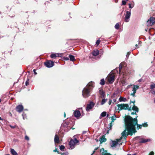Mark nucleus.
Segmentation results:
<instances>
[{
    "instance_id": "4c0bfd02",
    "label": "nucleus",
    "mask_w": 155,
    "mask_h": 155,
    "mask_svg": "<svg viewBox=\"0 0 155 155\" xmlns=\"http://www.w3.org/2000/svg\"><path fill=\"white\" fill-rule=\"evenodd\" d=\"M112 123L111 122H110V123L109 128H108V129H109V130H110L111 129V128L112 127Z\"/></svg>"
},
{
    "instance_id": "e2e57ef3",
    "label": "nucleus",
    "mask_w": 155,
    "mask_h": 155,
    "mask_svg": "<svg viewBox=\"0 0 155 155\" xmlns=\"http://www.w3.org/2000/svg\"><path fill=\"white\" fill-rule=\"evenodd\" d=\"M71 128L72 129V130H74V129L75 128H73V127H71Z\"/></svg>"
},
{
    "instance_id": "a878e982",
    "label": "nucleus",
    "mask_w": 155,
    "mask_h": 155,
    "mask_svg": "<svg viewBox=\"0 0 155 155\" xmlns=\"http://www.w3.org/2000/svg\"><path fill=\"white\" fill-rule=\"evenodd\" d=\"M114 116H112L111 117L112 121L111 122L112 123L114 122V121L116 119V117L115 116V114H114Z\"/></svg>"
},
{
    "instance_id": "c9c22d12",
    "label": "nucleus",
    "mask_w": 155,
    "mask_h": 155,
    "mask_svg": "<svg viewBox=\"0 0 155 155\" xmlns=\"http://www.w3.org/2000/svg\"><path fill=\"white\" fill-rule=\"evenodd\" d=\"M142 125V126L143 127H147L148 126V125L147 124V123L143 124Z\"/></svg>"
},
{
    "instance_id": "603ef678",
    "label": "nucleus",
    "mask_w": 155,
    "mask_h": 155,
    "mask_svg": "<svg viewBox=\"0 0 155 155\" xmlns=\"http://www.w3.org/2000/svg\"><path fill=\"white\" fill-rule=\"evenodd\" d=\"M33 71H34V74H37V73L35 71H35V69H34Z\"/></svg>"
},
{
    "instance_id": "412c9836",
    "label": "nucleus",
    "mask_w": 155,
    "mask_h": 155,
    "mask_svg": "<svg viewBox=\"0 0 155 155\" xmlns=\"http://www.w3.org/2000/svg\"><path fill=\"white\" fill-rule=\"evenodd\" d=\"M132 109L133 110L136 111V112H138L139 111V109L137 106H136L135 105H134L132 108Z\"/></svg>"
},
{
    "instance_id": "b1692460",
    "label": "nucleus",
    "mask_w": 155,
    "mask_h": 155,
    "mask_svg": "<svg viewBox=\"0 0 155 155\" xmlns=\"http://www.w3.org/2000/svg\"><path fill=\"white\" fill-rule=\"evenodd\" d=\"M119 101H126V99L124 97H121L119 98Z\"/></svg>"
},
{
    "instance_id": "4d7b16f0",
    "label": "nucleus",
    "mask_w": 155,
    "mask_h": 155,
    "mask_svg": "<svg viewBox=\"0 0 155 155\" xmlns=\"http://www.w3.org/2000/svg\"><path fill=\"white\" fill-rule=\"evenodd\" d=\"M109 130H109V129H108V130H107V134L109 133Z\"/></svg>"
},
{
    "instance_id": "cd10ccee",
    "label": "nucleus",
    "mask_w": 155,
    "mask_h": 155,
    "mask_svg": "<svg viewBox=\"0 0 155 155\" xmlns=\"http://www.w3.org/2000/svg\"><path fill=\"white\" fill-rule=\"evenodd\" d=\"M128 0H123L122 1V4L121 5H124L126 4V2H127Z\"/></svg>"
},
{
    "instance_id": "2f4dec72",
    "label": "nucleus",
    "mask_w": 155,
    "mask_h": 155,
    "mask_svg": "<svg viewBox=\"0 0 155 155\" xmlns=\"http://www.w3.org/2000/svg\"><path fill=\"white\" fill-rule=\"evenodd\" d=\"M73 140L75 144L79 142V141L76 138H75L74 140Z\"/></svg>"
},
{
    "instance_id": "13d9d810",
    "label": "nucleus",
    "mask_w": 155,
    "mask_h": 155,
    "mask_svg": "<svg viewBox=\"0 0 155 155\" xmlns=\"http://www.w3.org/2000/svg\"><path fill=\"white\" fill-rule=\"evenodd\" d=\"M129 54H130V52H127V55H129Z\"/></svg>"
},
{
    "instance_id": "4468645a",
    "label": "nucleus",
    "mask_w": 155,
    "mask_h": 155,
    "mask_svg": "<svg viewBox=\"0 0 155 155\" xmlns=\"http://www.w3.org/2000/svg\"><path fill=\"white\" fill-rule=\"evenodd\" d=\"M54 142L55 144L58 143L60 142L59 137L57 135H55V136Z\"/></svg>"
},
{
    "instance_id": "9b49d317",
    "label": "nucleus",
    "mask_w": 155,
    "mask_h": 155,
    "mask_svg": "<svg viewBox=\"0 0 155 155\" xmlns=\"http://www.w3.org/2000/svg\"><path fill=\"white\" fill-rule=\"evenodd\" d=\"M24 109L23 107L21 105H19L16 107V110L19 113H21L23 110Z\"/></svg>"
},
{
    "instance_id": "39448f33",
    "label": "nucleus",
    "mask_w": 155,
    "mask_h": 155,
    "mask_svg": "<svg viewBox=\"0 0 155 155\" xmlns=\"http://www.w3.org/2000/svg\"><path fill=\"white\" fill-rule=\"evenodd\" d=\"M45 65L48 68H51L54 65V62L51 60H47L44 62Z\"/></svg>"
},
{
    "instance_id": "ddd939ff",
    "label": "nucleus",
    "mask_w": 155,
    "mask_h": 155,
    "mask_svg": "<svg viewBox=\"0 0 155 155\" xmlns=\"http://www.w3.org/2000/svg\"><path fill=\"white\" fill-rule=\"evenodd\" d=\"M74 116L76 117L78 119V118L81 115L80 112L78 110L75 111L74 112Z\"/></svg>"
},
{
    "instance_id": "4be33fe9",
    "label": "nucleus",
    "mask_w": 155,
    "mask_h": 155,
    "mask_svg": "<svg viewBox=\"0 0 155 155\" xmlns=\"http://www.w3.org/2000/svg\"><path fill=\"white\" fill-rule=\"evenodd\" d=\"M69 58L70 61H74L75 60L74 56L73 55L70 54L69 55Z\"/></svg>"
},
{
    "instance_id": "c756f323",
    "label": "nucleus",
    "mask_w": 155,
    "mask_h": 155,
    "mask_svg": "<svg viewBox=\"0 0 155 155\" xmlns=\"http://www.w3.org/2000/svg\"><path fill=\"white\" fill-rule=\"evenodd\" d=\"M119 27H120V25L118 23H117L115 25V28L116 29H118L119 28Z\"/></svg>"
},
{
    "instance_id": "69168bd1",
    "label": "nucleus",
    "mask_w": 155,
    "mask_h": 155,
    "mask_svg": "<svg viewBox=\"0 0 155 155\" xmlns=\"http://www.w3.org/2000/svg\"><path fill=\"white\" fill-rule=\"evenodd\" d=\"M2 120V118H1V117H0V120Z\"/></svg>"
},
{
    "instance_id": "393cba45",
    "label": "nucleus",
    "mask_w": 155,
    "mask_h": 155,
    "mask_svg": "<svg viewBox=\"0 0 155 155\" xmlns=\"http://www.w3.org/2000/svg\"><path fill=\"white\" fill-rule=\"evenodd\" d=\"M105 83V81L104 79H102L101 80L100 84L102 85H104Z\"/></svg>"
},
{
    "instance_id": "7c9ffc66",
    "label": "nucleus",
    "mask_w": 155,
    "mask_h": 155,
    "mask_svg": "<svg viewBox=\"0 0 155 155\" xmlns=\"http://www.w3.org/2000/svg\"><path fill=\"white\" fill-rule=\"evenodd\" d=\"M65 148V147L63 145H61L60 146V149L62 151H64V150Z\"/></svg>"
},
{
    "instance_id": "bb28decb",
    "label": "nucleus",
    "mask_w": 155,
    "mask_h": 155,
    "mask_svg": "<svg viewBox=\"0 0 155 155\" xmlns=\"http://www.w3.org/2000/svg\"><path fill=\"white\" fill-rule=\"evenodd\" d=\"M107 100V99H103L101 102V104L102 105L104 104Z\"/></svg>"
},
{
    "instance_id": "c03bdc74",
    "label": "nucleus",
    "mask_w": 155,
    "mask_h": 155,
    "mask_svg": "<svg viewBox=\"0 0 155 155\" xmlns=\"http://www.w3.org/2000/svg\"><path fill=\"white\" fill-rule=\"evenodd\" d=\"M58 153L61 154V155H64V154H65L64 153H62L60 152H58Z\"/></svg>"
},
{
    "instance_id": "dca6fc26",
    "label": "nucleus",
    "mask_w": 155,
    "mask_h": 155,
    "mask_svg": "<svg viewBox=\"0 0 155 155\" xmlns=\"http://www.w3.org/2000/svg\"><path fill=\"white\" fill-rule=\"evenodd\" d=\"M99 93L101 95V97L104 98L105 97V95L104 92L102 89H101L99 91Z\"/></svg>"
},
{
    "instance_id": "f03ea898",
    "label": "nucleus",
    "mask_w": 155,
    "mask_h": 155,
    "mask_svg": "<svg viewBox=\"0 0 155 155\" xmlns=\"http://www.w3.org/2000/svg\"><path fill=\"white\" fill-rule=\"evenodd\" d=\"M91 91L90 88H88L87 87H84L82 92V94L83 97L85 98L88 97L90 95Z\"/></svg>"
},
{
    "instance_id": "9d476101",
    "label": "nucleus",
    "mask_w": 155,
    "mask_h": 155,
    "mask_svg": "<svg viewBox=\"0 0 155 155\" xmlns=\"http://www.w3.org/2000/svg\"><path fill=\"white\" fill-rule=\"evenodd\" d=\"M115 80V75H114L112 74L108 77V81L110 84H112Z\"/></svg>"
},
{
    "instance_id": "09e8293b",
    "label": "nucleus",
    "mask_w": 155,
    "mask_h": 155,
    "mask_svg": "<svg viewBox=\"0 0 155 155\" xmlns=\"http://www.w3.org/2000/svg\"><path fill=\"white\" fill-rule=\"evenodd\" d=\"M128 111H131V107H128V108H127V109Z\"/></svg>"
},
{
    "instance_id": "8fccbe9b",
    "label": "nucleus",
    "mask_w": 155,
    "mask_h": 155,
    "mask_svg": "<svg viewBox=\"0 0 155 155\" xmlns=\"http://www.w3.org/2000/svg\"><path fill=\"white\" fill-rule=\"evenodd\" d=\"M135 101H131L130 102V104H131V103H133L134 104V105H135Z\"/></svg>"
},
{
    "instance_id": "2eb2a0df",
    "label": "nucleus",
    "mask_w": 155,
    "mask_h": 155,
    "mask_svg": "<svg viewBox=\"0 0 155 155\" xmlns=\"http://www.w3.org/2000/svg\"><path fill=\"white\" fill-rule=\"evenodd\" d=\"M99 54V51L97 49L94 50L92 52V54L95 56L98 55Z\"/></svg>"
},
{
    "instance_id": "f3484780",
    "label": "nucleus",
    "mask_w": 155,
    "mask_h": 155,
    "mask_svg": "<svg viewBox=\"0 0 155 155\" xmlns=\"http://www.w3.org/2000/svg\"><path fill=\"white\" fill-rule=\"evenodd\" d=\"M100 143H102L104 142H105L107 140V139L105 137L104 135L100 137Z\"/></svg>"
},
{
    "instance_id": "338daca9",
    "label": "nucleus",
    "mask_w": 155,
    "mask_h": 155,
    "mask_svg": "<svg viewBox=\"0 0 155 155\" xmlns=\"http://www.w3.org/2000/svg\"><path fill=\"white\" fill-rule=\"evenodd\" d=\"M5 155H10L9 154H5Z\"/></svg>"
},
{
    "instance_id": "6ab92c4d",
    "label": "nucleus",
    "mask_w": 155,
    "mask_h": 155,
    "mask_svg": "<svg viewBox=\"0 0 155 155\" xmlns=\"http://www.w3.org/2000/svg\"><path fill=\"white\" fill-rule=\"evenodd\" d=\"M59 56V54L56 53H52L50 56V57L52 58H55L56 57Z\"/></svg>"
},
{
    "instance_id": "37998d69",
    "label": "nucleus",
    "mask_w": 155,
    "mask_h": 155,
    "mask_svg": "<svg viewBox=\"0 0 155 155\" xmlns=\"http://www.w3.org/2000/svg\"><path fill=\"white\" fill-rule=\"evenodd\" d=\"M154 154V153L153 151H151L150 152L149 155H153Z\"/></svg>"
},
{
    "instance_id": "a19ab883",
    "label": "nucleus",
    "mask_w": 155,
    "mask_h": 155,
    "mask_svg": "<svg viewBox=\"0 0 155 155\" xmlns=\"http://www.w3.org/2000/svg\"><path fill=\"white\" fill-rule=\"evenodd\" d=\"M135 93H135L133 92V93H132L130 95L131 96H132L133 97H135Z\"/></svg>"
},
{
    "instance_id": "72a5a7b5",
    "label": "nucleus",
    "mask_w": 155,
    "mask_h": 155,
    "mask_svg": "<svg viewBox=\"0 0 155 155\" xmlns=\"http://www.w3.org/2000/svg\"><path fill=\"white\" fill-rule=\"evenodd\" d=\"M150 88L151 89H152L154 88H155V84H153L150 85Z\"/></svg>"
},
{
    "instance_id": "a211bd4d",
    "label": "nucleus",
    "mask_w": 155,
    "mask_h": 155,
    "mask_svg": "<svg viewBox=\"0 0 155 155\" xmlns=\"http://www.w3.org/2000/svg\"><path fill=\"white\" fill-rule=\"evenodd\" d=\"M93 82L92 81L90 82L86 86V87H87L88 88H90V90L92 89L93 86Z\"/></svg>"
},
{
    "instance_id": "680f3d73",
    "label": "nucleus",
    "mask_w": 155,
    "mask_h": 155,
    "mask_svg": "<svg viewBox=\"0 0 155 155\" xmlns=\"http://www.w3.org/2000/svg\"><path fill=\"white\" fill-rule=\"evenodd\" d=\"M22 116H23V119H24V117L23 116V114H22Z\"/></svg>"
},
{
    "instance_id": "49530a36",
    "label": "nucleus",
    "mask_w": 155,
    "mask_h": 155,
    "mask_svg": "<svg viewBox=\"0 0 155 155\" xmlns=\"http://www.w3.org/2000/svg\"><path fill=\"white\" fill-rule=\"evenodd\" d=\"M136 112H136V111L132 112L131 113V114L132 115H134V114L136 115V114H137Z\"/></svg>"
},
{
    "instance_id": "5701e85b",
    "label": "nucleus",
    "mask_w": 155,
    "mask_h": 155,
    "mask_svg": "<svg viewBox=\"0 0 155 155\" xmlns=\"http://www.w3.org/2000/svg\"><path fill=\"white\" fill-rule=\"evenodd\" d=\"M11 152L13 155H18L17 152L13 149H11Z\"/></svg>"
},
{
    "instance_id": "0e129e2a",
    "label": "nucleus",
    "mask_w": 155,
    "mask_h": 155,
    "mask_svg": "<svg viewBox=\"0 0 155 155\" xmlns=\"http://www.w3.org/2000/svg\"><path fill=\"white\" fill-rule=\"evenodd\" d=\"M135 46H136V47H137L138 46V45H137V44H136V45H135Z\"/></svg>"
},
{
    "instance_id": "a18cd8bd",
    "label": "nucleus",
    "mask_w": 155,
    "mask_h": 155,
    "mask_svg": "<svg viewBox=\"0 0 155 155\" xmlns=\"http://www.w3.org/2000/svg\"><path fill=\"white\" fill-rule=\"evenodd\" d=\"M151 93L152 94H155V90H152L151 91Z\"/></svg>"
},
{
    "instance_id": "ea45409f",
    "label": "nucleus",
    "mask_w": 155,
    "mask_h": 155,
    "mask_svg": "<svg viewBox=\"0 0 155 155\" xmlns=\"http://www.w3.org/2000/svg\"><path fill=\"white\" fill-rule=\"evenodd\" d=\"M128 5H129V8H132L133 7V6H131V3H129L128 4Z\"/></svg>"
},
{
    "instance_id": "f257e3e1",
    "label": "nucleus",
    "mask_w": 155,
    "mask_h": 155,
    "mask_svg": "<svg viewBox=\"0 0 155 155\" xmlns=\"http://www.w3.org/2000/svg\"><path fill=\"white\" fill-rule=\"evenodd\" d=\"M137 116L136 118L133 119L129 115L125 116L124 119L125 129L121 133V135L124 137V138L125 139L128 135H130L132 136L133 133L137 132L135 129L136 125H137L138 129L141 128L142 125L137 124L138 121L137 118Z\"/></svg>"
},
{
    "instance_id": "052dcab7",
    "label": "nucleus",
    "mask_w": 155,
    "mask_h": 155,
    "mask_svg": "<svg viewBox=\"0 0 155 155\" xmlns=\"http://www.w3.org/2000/svg\"><path fill=\"white\" fill-rule=\"evenodd\" d=\"M61 4V3H59V4H58V3H57V4H58V5H59Z\"/></svg>"
},
{
    "instance_id": "de8ad7c7",
    "label": "nucleus",
    "mask_w": 155,
    "mask_h": 155,
    "mask_svg": "<svg viewBox=\"0 0 155 155\" xmlns=\"http://www.w3.org/2000/svg\"><path fill=\"white\" fill-rule=\"evenodd\" d=\"M54 152H57V153H58V152H59V151H58L57 150V148H56L54 150Z\"/></svg>"
},
{
    "instance_id": "6e6552de",
    "label": "nucleus",
    "mask_w": 155,
    "mask_h": 155,
    "mask_svg": "<svg viewBox=\"0 0 155 155\" xmlns=\"http://www.w3.org/2000/svg\"><path fill=\"white\" fill-rule=\"evenodd\" d=\"M95 104L93 102L91 101L89 104L87 105L86 110L87 111H88L92 109L94 107Z\"/></svg>"
},
{
    "instance_id": "20e7f679",
    "label": "nucleus",
    "mask_w": 155,
    "mask_h": 155,
    "mask_svg": "<svg viewBox=\"0 0 155 155\" xmlns=\"http://www.w3.org/2000/svg\"><path fill=\"white\" fill-rule=\"evenodd\" d=\"M135 140L139 141V142L140 143H144L150 141V139H145L143 138H141L139 137H137L135 138Z\"/></svg>"
},
{
    "instance_id": "5fc2aeb1",
    "label": "nucleus",
    "mask_w": 155,
    "mask_h": 155,
    "mask_svg": "<svg viewBox=\"0 0 155 155\" xmlns=\"http://www.w3.org/2000/svg\"><path fill=\"white\" fill-rule=\"evenodd\" d=\"M64 58L65 60H68L69 59V58L68 57Z\"/></svg>"
},
{
    "instance_id": "79ce46f5",
    "label": "nucleus",
    "mask_w": 155,
    "mask_h": 155,
    "mask_svg": "<svg viewBox=\"0 0 155 155\" xmlns=\"http://www.w3.org/2000/svg\"><path fill=\"white\" fill-rule=\"evenodd\" d=\"M112 102V101L111 100V99H109V103H108L109 104V105H110L111 104V103Z\"/></svg>"
},
{
    "instance_id": "0eeeda50",
    "label": "nucleus",
    "mask_w": 155,
    "mask_h": 155,
    "mask_svg": "<svg viewBox=\"0 0 155 155\" xmlns=\"http://www.w3.org/2000/svg\"><path fill=\"white\" fill-rule=\"evenodd\" d=\"M123 137H124H124H123V136L122 135V137H121L120 139H116V141H112V145H111V146L112 147H116L117 145L118 142H119L122 139ZM124 139L126 140L125 138H124Z\"/></svg>"
},
{
    "instance_id": "774afa93",
    "label": "nucleus",
    "mask_w": 155,
    "mask_h": 155,
    "mask_svg": "<svg viewBox=\"0 0 155 155\" xmlns=\"http://www.w3.org/2000/svg\"><path fill=\"white\" fill-rule=\"evenodd\" d=\"M127 155H131V154H127Z\"/></svg>"
},
{
    "instance_id": "3c124183",
    "label": "nucleus",
    "mask_w": 155,
    "mask_h": 155,
    "mask_svg": "<svg viewBox=\"0 0 155 155\" xmlns=\"http://www.w3.org/2000/svg\"><path fill=\"white\" fill-rule=\"evenodd\" d=\"M113 104H114V103L116 101V99H114L113 100Z\"/></svg>"
},
{
    "instance_id": "c85d7f7f",
    "label": "nucleus",
    "mask_w": 155,
    "mask_h": 155,
    "mask_svg": "<svg viewBox=\"0 0 155 155\" xmlns=\"http://www.w3.org/2000/svg\"><path fill=\"white\" fill-rule=\"evenodd\" d=\"M106 112L104 111L101 113V115L102 117H104L106 116Z\"/></svg>"
},
{
    "instance_id": "7ed1b4c3",
    "label": "nucleus",
    "mask_w": 155,
    "mask_h": 155,
    "mask_svg": "<svg viewBox=\"0 0 155 155\" xmlns=\"http://www.w3.org/2000/svg\"><path fill=\"white\" fill-rule=\"evenodd\" d=\"M117 106L118 107V110H127L129 107L128 104H118Z\"/></svg>"
},
{
    "instance_id": "f704fd0d",
    "label": "nucleus",
    "mask_w": 155,
    "mask_h": 155,
    "mask_svg": "<svg viewBox=\"0 0 155 155\" xmlns=\"http://www.w3.org/2000/svg\"><path fill=\"white\" fill-rule=\"evenodd\" d=\"M29 79L28 78H27L26 81L25 82V85L26 86H28L29 84Z\"/></svg>"
},
{
    "instance_id": "58836bf2",
    "label": "nucleus",
    "mask_w": 155,
    "mask_h": 155,
    "mask_svg": "<svg viewBox=\"0 0 155 155\" xmlns=\"http://www.w3.org/2000/svg\"><path fill=\"white\" fill-rule=\"evenodd\" d=\"M25 140H29V138L27 135L25 136Z\"/></svg>"
},
{
    "instance_id": "e433bc0d",
    "label": "nucleus",
    "mask_w": 155,
    "mask_h": 155,
    "mask_svg": "<svg viewBox=\"0 0 155 155\" xmlns=\"http://www.w3.org/2000/svg\"><path fill=\"white\" fill-rule=\"evenodd\" d=\"M101 42V40L100 39H98L97 40L96 42V44L98 45L100 44Z\"/></svg>"
},
{
    "instance_id": "aec40b11",
    "label": "nucleus",
    "mask_w": 155,
    "mask_h": 155,
    "mask_svg": "<svg viewBox=\"0 0 155 155\" xmlns=\"http://www.w3.org/2000/svg\"><path fill=\"white\" fill-rule=\"evenodd\" d=\"M139 86L138 85H134V87L133 88L132 91L133 92L136 93L137 90L139 88Z\"/></svg>"
},
{
    "instance_id": "423d86ee",
    "label": "nucleus",
    "mask_w": 155,
    "mask_h": 155,
    "mask_svg": "<svg viewBox=\"0 0 155 155\" xmlns=\"http://www.w3.org/2000/svg\"><path fill=\"white\" fill-rule=\"evenodd\" d=\"M155 18L153 17H151L147 21V24L148 26H152L154 24Z\"/></svg>"
},
{
    "instance_id": "f8f14e48",
    "label": "nucleus",
    "mask_w": 155,
    "mask_h": 155,
    "mask_svg": "<svg viewBox=\"0 0 155 155\" xmlns=\"http://www.w3.org/2000/svg\"><path fill=\"white\" fill-rule=\"evenodd\" d=\"M69 145L70 148L71 149H72L74 148L75 144L73 139H71V140L69 143Z\"/></svg>"
},
{
    "instance_id": "6e6d98bb",
    "label": "nucleus",
    "mask_w": 155,
    "mask_h": 155,
    "mask_svg": "<svg viewBox=\"0 0 155 155\" xmlns=\"http://www.w3.org/2000/svg\"><path fill=\"white\" fill-rule=\"evenodd\" d=\"M66 114H65V112H64V117H66Z\"/></svg>"
},
{
    "instance_id": "473e14b6",
    "label": "nucleus",
    "mask_w": 155,
    "mask_h": 155,
    "mask_svg": "<svg viewBox=\"0 0 155 155\" xmlns=\"http://www.w3.org/2000/svg\"><path fill=\"white\" fill-rule=\"evenodd\" d=\"M122 68V64H120L119 65V73H120V72H121V69Z\"/></svg>"
},
{
    "instance_id": "864d4df0",
    "label": "nucleus",
    "mask_w": 155,
    "mask_h": 155,
    "mask_svg": "<svg viewBox=\"0 0 155 155\" xmlns=\"http://www.w3.org/2000/svg\"><path fill=\"white\" fill-rule=\"evenodd\" d=\"M10 126L12 128H14L15 127V126H12L11 125H10Z\"/></svg>"
},
{
    "instance_id": "1a4fd4ad",
    "label": "nucleus",
    "mask_w": 155,
    "mask_h": 155,
    "mask_svg": "<svg viewBox=\"0 0 155 155\" xmlns=\"http://www.w3.org/2000/svg\"><path fill=\"white\" fill-rule=\"evenodd\" d=\"M131 15V13L130 12L128 11H126V13L125 16L124 20L126 22H128L129 21Z\"/></svg>"
},
{
    "instance_id": "bf43d9fd",
    "label": "nucleus",
    "mask_w": 155,
    "mask_h": 155,
    "mask_svg": "<svg viewBox=\"0 0 155 155\" xmlns=\"http://www.w3.org/2000/svg\"><path fill=\"white\" fill-rule=\"evenodd\" d=\"M86 131H83V134H84L85 133H86Z\"/></svg>"
}]
</instances>
